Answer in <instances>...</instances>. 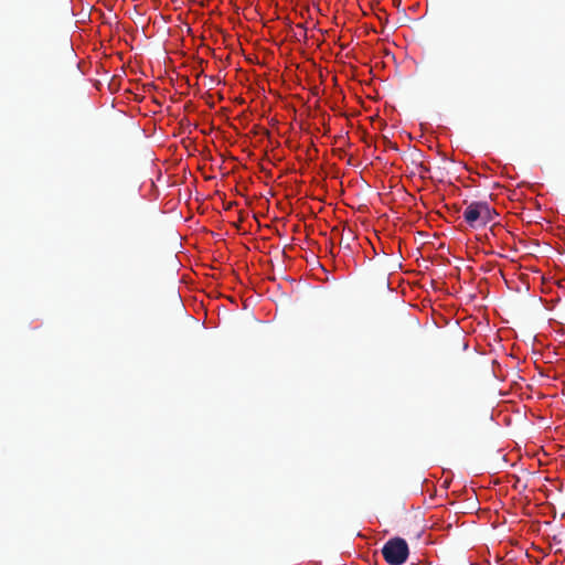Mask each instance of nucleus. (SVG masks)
Instances as JSON below:
<instances>
[{"label":"nucleus","mask_w":565,"mask_h":565,"mask_svg":"<svg viewBox=\"0 0 565 565\" xmlns=\"http://www.w3.org/2000/svg\"><path fill=\"white\" fill-rule=\"evenodd\" d=\"M343 241H348V237H343V236H342V237H341V243H342Z\"/></svg>","instance_id":"39448f33"},{"label":"nucleus","mask_w":565,"mask_h":565,"mask_svg":"<svg viewBox=\"0 0 565 565\" xmlns=\"http://www.w3.org/2000/svg\"><path fill=\"white\" fill-rule=\"evenodd\" d=\"M348 235H349V237L353 238V233L351 230L348 231Z\"/></svg>","instance_id":"7ed1b4c3"},{"label":"nucleus","mask_w":565,"mask_h":565,"mask_svg":"<svg viewBox=\"0 0 565 565\" xmlns=\"http://www.w3.org/2000/svg\"><path fill=\"white\" fill-rule=\"evenodd\" d=\"M497 213L487 202H471L463 212V218L470 226L484 225L494 218Z\"/></svg>","instance_id":"f03ea898"},{"label":"nucleus","mask_w":565,"mask_h":565,"mask_svg":"<svg viewBox=\"0 0 565 565\" xmlns=\"http://www.w3.org/2000/svg\"><path fill=\"white\" fill-rule=\"evenodd\" d=\"M343 241H348V237H343V236H342V237H341V243H342Z\"/></svg>","instance_id":"20e7f679"},{"label":"nucleus","mask_w":565,"mask_h":565,"mask_svg":"<svg viewBox=\"0 0 565 565\" xmlns=\"http://www.w3.org/2000/svg\"><path fill=\"white\" fill-rule=\"evenodd\" d=\"M382 555L390 565L404 564L409 555L407 542L402 537L390 539L382 547Z\"/></svg>","instance_id":"f257e3e1"}]
</instances>
